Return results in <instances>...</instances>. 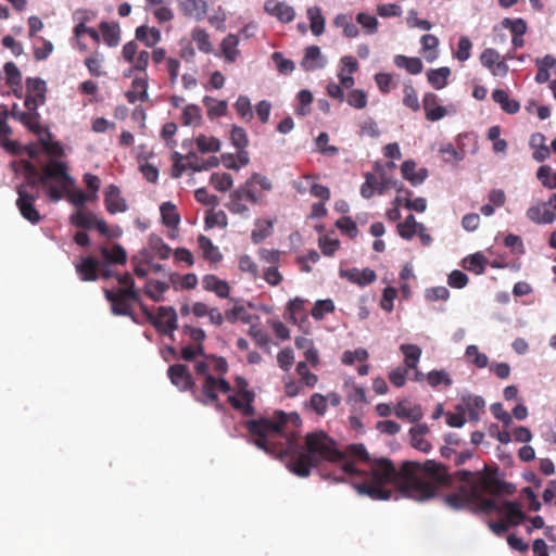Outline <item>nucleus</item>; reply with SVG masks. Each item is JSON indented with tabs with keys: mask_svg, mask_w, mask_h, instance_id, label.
Instances as JSON below:
<instances>
[{
	"mask_svg": "<svg viewBox=\"0 0 556 556\" xmlns=\"http://www.w3.org/2000/svg\"><path fill=\"white\" fill-rule=\"evenodd\" d=\"M254 393L248 389V382L242 377L235 380L233 392L228 394L230 405L245 416L254 413Z\"/></svg>",
	"mask_w": 556,
	"mask_h": 556,
	"instance_id": "0eeeda50",
	"label": "nucleus"
},
{
	"mask_svg": "<svg viewBox=\"0 0 556 556\" xmlns=\"http://www.w3.org/2000/svg\"><path fill=\"white\" fill-rule=\"evenodd\" d=\"M103 60L104 58L99 51H94L85 60V65L91 75L99 77L103 74L101 70Z\"/></svg>",
	"mask_w": 556,
	"mask_h": 556,
	"instance_id": "680f3d73",
	"label": "nucleus"
},
{
	"mask_svg": "<svg viewBox=\"0 0 556 556\" xmlns=\"http://www.w3.org/2000/svg\"><path fill=\"white\" fill-rule=\"evenodd\" d=\"M11 115L16 121L21 122L28 130L38 136V140L43 150L53 156L62 154V146L51 139V134L40 124V116L38 112H23L13 106Z\"/></svg>",
	"mask_w": 556,
	"mask_h": 556,
	"instance_id": "20e7f679",
	"label": "nucleus"
},
{
	"mask_svg": "<svg viewBox=\"0 0 556 556\" xmlns=\"http://www.w3.org/2000/svg\"><path fill=\"white\" fill-rule=\"evenodd\" d=\"M304 407L318 416H324L328 409L327 399L321 393H313Z\"/></svg>",
	"mask_w": 556,
	"mask_h": 556,
	"instance_id": "de8ad7c7",
	"label": "nucleus"
},
{
	"mask_svg": "<svg viewBox=\"0 0 556 556\" xmlns=\"http://www.w3.org/2000/svg\"><path fill=\"white\" fill-rule=\"evenodd\" d=\"M167 374L172 383L179 390L185 391L193 389L194 382L186 365H172L169 366Z\"/></svg>",
	"mask_w": 556,
	"mask_h": 556,
	"instance_id": "ddd939ff",
	"label": "nucleus"
},
{
	"mask_svg": "<svg viewBox=\"0 0 556 556\" xmlns=\"http://www.w3.org/2000/svg\"><path fill=\"white\" fill-rule=\"evenodd\" d=\"M198 243L205 258L212 262L220 261L222 254L219 253L218 249L213 244L210 238L205 236H199Z\"/></svg>",
	"mask_w": 556,
	"mask_h": 556,
	"instance_id": "09e8293b",
	"label": "nucleus"
},
{
	"mask_svg": "<svg viewBox=\"0 0 556 556\" xmlns=\"http://www.w3.org/2000/svg\"><path fill=\"white\" fill-rule=\"evenodd\" d=\"M333 309H334V303L332 300H330V299L318 300L312 309V316L316 320H320L324 318V316L326 314L333 312Z\"/></svg>",
	"mask_w": 556,
	"mask_h": 556,
	"instance_id": "0e129e2a",
	"label": "nucleus"
},
{
	"mask_svg": "<svg viewBox=\"0 0 556 556\" xmlns=\"http://www.w3.org/2000/svg\"><path fill=\"white\" fill-rule=\"evenodd\" d=\"M99 29L104 43L111 48L121 42V28L117 23L101 22Z\"/></svg>",
	"mask_w": 556,
	"mask_h": 556,
	"instance_id": "c85d7f7f",
	"label": "nucleus"
},
{
	"mask_svg": "<svg viewBox=\"0 0 556 556\" xmlns=\"http://www.w3.org/2000/svg\"><path fill=\"white\" fill-rule=\"evenodd\" d=\"M307 18L309 21V27L315 36H320L325 30V17L321 14V10L318 7H312L307 9Z\"/></svg>",
	"mask_w": 556,
	"mask_h": 556,
	"instance_id": "4c0bfd02",
	"label": "nucleus"
},
{
	"mask_svg": "<svg viewBox=\"0 0 556 556\" xmlns=\"http://www.w3.org/2000/svg\"><path fill=\"white\" fill-rule=\"evenodd\" d=\"M79 278L84 281H94L98 278L99 262L93 257H83L79 263L75 265Z\"/></svg>",
	"mask_w": 556,
	"mask_h": 556,
	"instance_id": "4be33fe9",
	"label": "nucleus"
},
{
	"mask_svg": "<svg viewBox=\"0 0 556 556\" xmlns=\"http://www.w3.org/2000/svg\"><path fill=\"white\" fill-rule=\"evenodd\" d=\"M333 24L342 28L343 35L348 38H355L359 34L358 27L348 14H338L333 20Z\"/></svg>",
	"mask_w": 556,
	"mask_h": 556,
	"instance_id": "ea45409f",
	"label": "nucleus"
},
{
	"mask_svg": "<svg viewBox=\"0 0 556 556\" xmlns=\"http://www.w3.org/2000/svg\"><path fill=\"white\" fill-rule=\"evenodd\" d=\"M349 105L357 110H362L367 105V94L361 89H354L346 97Z\"/></svg>",
	"mask_w": 556,
	"mask_h": 556,
	"instance_id": "774afa93",
	"label": "nucleus"
},
{
	"mask_svg": "<svg viewBox=\"0 0 556 556\" xmlns=\"http://www.w3.org/2000/svg\"><path fill=\"white\" fill-rule=\"evenodd\" d=\"M126 97L130 103L143 102L148 100V79L146 76L137 77L132 80L130 90L127 91Z\"/></svg>",
	"mask_w": 556,
	"mask_h": 556,
	"instance_id": "c756f323",
	"label": "nucleus"
},
{
	"mask_svg": "<svg viewBox=\"0 0 556 556\" xmlns=\"http://www.w3.org/2000/svg\"><path fill=\"white\" fill-rule=\"evenodd\" d=\"M140 306L148 320L156 328L157 331L168 336L170 339H174V331L178 327L177 313L174 307L160 306L157 314H153L146 305L140 304Z\"/></svg>",
	"mask_w": 556,
	"mask_h": 556,
	"instance_id": "423d86ee",
	"label": "nucleus"
},
{
	"mask_svg": "<svg viewBox=\"0 0 556 556\" xmlns=\"http://www.w3.org/2000/svg\"><path fill=\"white\" fill-rule=\"evenodd\" d=\"M472 42L466 36H462L457 43V49L454 52V56L459 62H466L471 56Z\"/></svg>",
	"mask_w": 556,
	"mask_h": 556,
	"instance_id": "052dcab7",
	"label": "nucleus"
},
{
	"mask_svg": "<svg viewBox=\"0 0 556 556\" xmlns=\"http://www.w3.org/2000/svg\"><path fill=\"white\" fill-rule=\"evenodd\" d=\"M104 203L105 208L111 214L123 213L127 211V203L121 195V190L114 185H110L105 189Z\"/></svg>",
	"mask_w": 556,
	"mask_h": 556,
	"instance_id": "f3484780",
	"label": "nucleus"
},
{
	"mask_svg": "<svg viewBox=\"0 0 556 556\" xmlns=\"http://www.w3.org/2000/svg\"><path fill=\"white\" fill-rule=\"evenodd\" d=\"M450 75L451 70L446 66L435 70H429L427 72L428 81L437 90L443 89L447 85Z\"/></svg>",
	"mask_w": 556,
	"mask_h": 556,
	"instance_id": "72a5a7b5",
	"label": "nucleus"
},
{
	"mask_svg": "<svg viewBox=\"0 0 556 556\" xmlns=\"http://www.w3.org/2000/svg\"><path fill=\"white\" fill-rule=\"evenodd\" d=\"M195 144L201 153H214L220 150V141L213 136L199 135Z\"/></svg>",
	"mask_w": 556,
	"mask_h": 556,
	"instance_id": "a19ab883",
	"label": "nucleus"
},
{
	"mask_svg": "<svg viewBox=\"0 0 556 556\" xmlns=\"http://www.w3.org/2000/svg\"><path fill=\"white\" fill-rule=\"evenodd\" d=\"M239 37L235 34H228L220 42L222 55L225 61L228 63H233L237 61L240 55V51L238 49L239 46Z\"/></svg>",
	"mask_w": 556,
	"mask_h": 556,
	"instance_id": "a878e982",
	"label": "nucleus"
},
{
	"mask_svg": "<svg viewBox=\"0 0 556 556\" xmlns=\"http://www.w3.org/2000/svg\"><path fill=\"white\" fill-rule=\"evenodd\" d=\"M191 38L197 43L198 49L205 53L213 52V45L211 42V38L208 33L200 27H195L191 30Z\"/></svg>",
	"mask_w": 556,
	"mask_h": 556,
	"instance_id": "58836bf2",
	"label": "nucleus"
},
{
	"mask_svg": "<svg viewBox=\"0 0 556 556\" xmlns=\"http://www.w3.org/2000/svg\"><path fill=\"white\" fill-rule=\"evenodd\" d=\"M492 99L507 114H516L520 110V103L517 100L511 99L507 91L503 89L493 90Z\"/></svg>",
	"mask_w": 556,
	"mask_h": 556,
	"instance_id": "7c9ffc66",
	"label": "nucleus"
},
{
	"mask_svg": "<svg viewBox=\"0 0 556 556\" xmlns=\"http://www.w3.org/2000/svg\"><path fill=\"white\" fill-rule=\"evenodd\" d=\"M375 173L365 174V182L361 187V194L365 199H369L375 192L383 194L389 189H396L397 192L402 191V185L392 177L388 176L384 167L376 163L374 165Z\"/></svg>",
	"mask_w": 556,
	"mask_h": 556,
	"instance_id": "39448f33",
	"label": "nucleus"
},
{
	"mask_svg": "<svg viewBox=\"0 0 556 556\" xmlns=\"http://www.w3.org/2000/svg\"><path fill=\"white\" fill-rule=\"evenodd\" d=\"M547 206V202L530 206L526 213L527 217L536 224L548 225L554 223L556 214L548 210Z\"/></svg>",
	"mask_w": 556,
	"mask_h": 556,
	"instance_id": "412c9836",
	"label": "nucleus"
},
{
	"mask_svg": "<svg viewBox=\"0 0 556 556\" xmlns=\"http://www.w3.org/2000/svg\"><path fill=\"white\" fill-rule=\"evenodd\" d=\"M339 276L341 278H344V279L349 280L350 282L356 283L361 287L368 286L377 279L376 273L370 268H364V269H358L355 267L349 268V269L341 268L339 270Z\"/></svg>",
	"mask_w": 556,
	"mask_h": 556,
	"instance_id": "4468645a",
	"label": "nucleus"
},
{
	"mask_svg": "<svg viewBox=\"0 0 556 556\" xmlns=\"http://www.w3.org/2000/svg\"><path fill=\"white\" fill-rule=\"evenodd\" d=\"M273 231V223L265 219H260L255 223V227L252 230L251 238L254 243H258L268 236H270Z\"/></svg>",
	"mask_w": 556,
	"mask_h": 556,
	"instance_id": "864d4df0",
	"label": "nucleus"
},
{
	"mask_svg": "<svg viewBox=\"0 0 556 556\" xmlns=\"http://www.w3.org/2000/svg\"><path fill=\"white\" fill-rule=\"evenodd\" d=\"M116 278H117L119 285L123 286V288L119 289L118 291L124 292L132 301L139 302L140 296H139L138 291L134 287V280H132L131 275L128 273L123 274V275L116 274Z\"/></svg>",
	"mask_w": 556,
	"mask_h": 556,
	"instance_id": "603ef678",
	"label": "nucleus"
},
{
	"mask_svg": "<svg viewBox=\"0 0 556 556\" xmlns=\"http://www.w3.org/2000/svg\"><path fill=\"white\" fill-rule=\"evenodd\" d=\"M264 11L276 17L281 23H291L295 17V11L290 4L278 0H266Z\"/></svg>",
	"mask_w": 556,
	"mask_h": 556,
	"instance_id": "f8f14e48",
	"label": "nucleus"
},
{
	"mask_svg": "<svg viewBox=\"0 0 556 556\" xmlns=\"http://www.w3.org/2000/svg\"><path fill=\"white\" fill-rule=\"evenodd\" d=\"M346 400L352 404H359L366 402V391L363 387L355 383H345Z\"/></svg>",
	"mask_w": 556,
	"mask_h": 556,
	"instance_id": "bf43d9fd",
	"label": "nucleus"
},
{
	"mask_svg": "<svg viewBox=\"0 0 556 556\" xmlns=\"http://www.w3.org/2000/svg\"><path fill=\"white\" fill-rule=\"evenodd\" d=\"M421 52L427 62H433L439 56V39L434 35H424L420 39Z\"/></svg>",
	"mask_w": 556,
	"mask_h": 556,
	"instance_id": "2f4dec72",
	"label": "nucleus"
},
{
	"mask_svg": "<svg viewBox=\"0 0 556 556\" xmlns=\"http://www.w3.org/2000/svg\"><path fill=\"white\" fill-rule=\"evenodd\" d=\"M187 159L189 160L188 167L193 172L208 170L219 165V159L216 156H211L205 161L199 162L195 154L190 153L187 155Z\"/></svg>",
	"mask_w": 556,
	"mask_h": 556,
	"instance_id": "8fccbe9b",
	"label": "nucleus"
},
{
	"mask_svg": "<svg viewBox=\"0 0 556 556\" xmlns=\"http://www.w3.org/2000/svg\"><path fill=\"white\" fill-rule=\"evenodd\" d=\"M396 228L400 237L405 240H412L417 235L424 247H429L432 243V237L427 233L426 226L418 223L413 214L399 223Z\"/></svg>",
	"mask_w": 556,
	"mask_h": 556,
	"instance_id": "1a4fd4ad",
	"label": "nucleus"
},
{
	"mask_svg": "<svg viewBox=\"0 0 556 556\" xmlns=\"http://www.w3.org/2000/svg\"><path fill=\"white\" fill-rule=\"evenodd\" d=\"M400 351L404 355V363L408 369H416L421 356V349L416 344H402Z\"/></svg>",
	"mask_w": 556,
	"mask_h": 556,
	"instance_id": "f704fd0d",
	"label": "nucleus"
},
{
	"mask_svg": "<svg viewBox=\"0 0 556 556\" xmlns=\"http://www.w3.org/2000/svg\"><path fill=\"white\" fill-rule=\"evenodd\" d=\"M428 383L435 388L440 384H444L450 387L452 384V379L450 375L445 370H431L427 375Z\"/></svg>",
	"mask_w": 556,
	"mask_h": 556,
	"instance_id": "69168bd1",
	"label": "nucleus"
},
{
	"mask_svg": "<svg viewBox=\"0 0 556 556\" xmlns=\"http://www.w3.org/2000/svg\"><path fill=\"white\" fill-rule=\"evenodd\" d=\"M27 94L35 96L40 100H46L47 85L40 78H27L26 80Z\"/></svg>",
	"mask_w": 556,
	"mask_h": 556,
	"instance_id": "4d7b16f0",
	"label": "nucleus"
},
{
	"mask_svg": "<svg viewBox=\"0 0 556 556\" xmlns=\"http://www.w3.org/2000/svg\"><path fill=\"white\" fill-rule=\"evenodd\" d=\"M168 285L159 280H149L144 286L146 294L153 301H163V295L167 291Z\"/></svg>",
	"mask_w": 556,
	"mask_h": 556,
	"instance_id": "c03bdc74",
	"label": "nucleus"
},
{
	"mask_svg": "<svg viewBox=\"0 0 556 556\" xmlns=\"http://www.w3.org/2000/svg\"><path fill=\"white\" fill-rule=\"evenodd\" d=\"M327 59L323 55L320 48L317 46H309L305 49L304 58L301 62V66L304 71L313 72L321 70L326 66Z\"/></svg>",
	"mask_w": 556,
	"mask_h": 556,
	"instance_id": "dca6fc26",
	"label": "nucleus"
},
{
	"mask_svg": "<svg viewBox=\"0 0 556 556\" xmlns=\"http://www.w3.org/2000/svg\"><path fill=\"white\" fill-rule=\"evenodd\" d=\"M28 181L31 184V189L35 190H39L38 186L41 185L46 194L50 198L51 201L54 202L61 200L74 185V181H63L58 179Z\"/></svg>",
	"mask_w": 556,
	"mask_h": 556,
	"instance_id": "9d476101",
	"label": "nucleus"
},
{
	"mask_svg": "<svg viewBox=\"0 0 556 556\" xmlns=\"http://www.w3.org/2000/svg\"><path fill=\"white\" fill-rule=\"evenodd\" d=\"M210 182L216 190L226 192L232 187L233 179L231 175L227 173H213L211 175Z\"/></svg>",
	"mask_w": 556,
	"mask_h": 556,
	"instance_id": "5fc2aeb1",
	"label": "nucleus"
},
{
	"mask_svg": "<svg viewBox=\"0 0 556 556\" xmlns=\"http://www.w3.org/2000/svg\"><path fill=\"white\" fill-rule=\"evenodd\" d=\"M239 269L242 271V273H245L248 275H250V277L252 279H256L258 278V267L256 265V263L252 260L251 256L249 255H241L239 257Z\"/></svg>",
	"mask_w": 556,
	"mask_h": 556,
	"instance_id": "338daca9",
	"label": "nucleus"
},
{
	"mask_svg": "<svg viewBox=\"0 0 556 556\" xmlns=\"http://www.w3.org/2000/svg\"><path fill=\"white\" fill-rule=\"evenodd\" d=\"M161 215L163 223L169 227H176L179 224V215L176 212V207L170 202H165L161 205Z\"/></svg>",
	"mask_w": 556,
	"mask_h": 556,
	"instance_id": "6e6d98bb",
	"label": "nucleus"
},
{
	"mask_svg": "<svg viewBox=\"0 0 556 556\" xmlns=\"http://www.w3.org/2000/svg\"><path fill=\"white\" fill-rule=\"evenodd\" d=\"M422 104L426 117L431 122L439 121L447 114L446 108L438 104V97L434 93H426L422 99Z\"/></svg>",
	"mask_w": 556,
	"mask_h": 556,
	"instance_id": "aec40b11",
	"label": "nucleus"
},
{
	"mask_svg": "<svg viewBox=\"0 0 556 556\" xmlns=\"http://www.w3.org/2000/svg\"><path fill=\"white\" fill-rule=\"evenodd\" d=\"M456 492L446 495L444 503L453 509L467 508L486 514L495 513L500 521H490L489 528L496 535H502L510 527L520 525L526 515L516 502L503 500L495 495L494 483L480 472L460 471Z\"/></svg>",
	"mask_w": 556,
	"mask_h": 556,
	"instance_id": "f03ea898",
	"label": "nucleus"
},
{
	"mask_svg": "<svg viewBox=\"0 0 556 556\" xmlns=\"http://www.w3.org/2000/svg\"><path fill=\"white\" fill-rule=\"evenodd\" d=\"M231 194L250 203H256L258 201V198L249 179L238 189H236Z\"/></svg>",
	"mask_w": 556,
	"mask_h": 556,
	"instance_id": "e2e57ef3",
	"label": "nucleus"
},
{
	"mask_svg": "<svg viewBox=\"0 0 556 556\" xmlns=\"http://www.w3.org/2000/svg\"><path fill=\"white\" fill-rule=\"evenodd\" d=\"M106 300L111 303L114 315H130L131 308L128 303L130 300L124 292L105 290Z\"/></svg>",
	"mask_w": 556,
	"mask_h": 556,
	"instance_id": "6ab92c4d",
	"label": "nucleus"
},
{
	"mask_svg": "<svg viewBox=\"0 0 556 556\" xmlns=\"http://www.w3.org/2000/svg\"><path fill=\"white\" fill-rule=\"evenodd\" d=\"M395 415L401 419H407L410 422H416L422 418L421 407L417 404H412L409 401H401L394 408Z\"/></svg>",
	"mask_w": 556,
	"mask_h": 556,
	"instance_id": "5701e85b",
	"label": "nucleus"
},
{
	"mask_svg": "<svg viewBox=\"0 0 556 556\" xmlns=\"http://www.w3.org/2000/svg\"><path fill=\"white\" fill-rule=\"evenodd\" d=\"M228 369L227 362L222 357H207L194 364L197 382L200 391L193 390L197 401L205 404H216L219 393L228 394L230 384L222 377Z\"/></svg>",
	"mask_w": 556,
	"mask_h": 556,
	"instance_id": "7ed1b4c3",
	"label": "nucleus"
},
{
	"mask_svg": "<svg viewBox=\"0 0 556 556\" xmlns=\"http://www.w3.org/2000/svg\"><path fill=\"white\" fill-rule=\"evenodd\" d=\"M301 426L298 413L282 410L245 422L258 448L277 457L291 456L289 468L294 475L307 477L311 468L324 460L339 463L340 470L353 478L356 492L372 501L390 500L395 489L404 497L425 502L453 484L446 468L434 460L405 462L396 469L388 459L370 460L363 444H352L348 455L343 454L323 431L308 433L305 446H302L299 441Z\"/></svg>",
	"mask_w": 556,
	"mask_h": 556,
	"instance_id": "f257e3e1",
	"label": "nucleus"
},
{
	"mask_svg": "<svg viewBox=\"0 0 556 556\" xmlns=\"http://www.w3.org/2000/svg\"><path fill=\"white\" fill-rule=\"evenodd\" d=\"M465 356L477 368H485L489 364V357L481 353L477 345L470 344L466 348Z\"/></svg>",
	"mask_w": 556,
	"mask_h": 556,
	"instance_id": "3c124183",
	"label": "nucleus"
},
{
	"mask_svg": "<svg viewBox=\"0 0 556 556\" xmlns=\"http://www.w3.org/2000/svg\"><path fill=\"white\" fill-rule=\"evenodd\" d=\"M97 216L90 212L84 210H77L72 216L71 222L74 226L83 229H92L96 223Z\"/></svg>",
	"mask_w": 556,
	"mask_h": 556,
	"instance_id": "79ce46f5",
	"label": "nucleus"
},
{
	"mask_svg": "<svg viewBox=\"0 0 556 556\" xmlns=\"http://www.w3.org/2000/svg\"><path fill=\"white\" fill-rule=\"evenodd\" d=\"M401 174L410 185L419 186L428 177V169L425 167L417 168L414 160H406L401 165Z\"/></svg>",
	"mask_w": 556,
	"mask_h": 556,
	"instance_id": "a211bd4d",
	"label": "nucleus"
},
{
	"mask_svg": "<svg viewBox=\"0 0 556 556\" xmlns=\"http://www.w3.org/2000/svg\"><path fill=\"white\" fill-rule=\"evenodd\" d=\"M394 64L405 68L409 74L417 75L422 72L424 65L419 58H408L402 54L394 56Z\"/></svg>",
	"mask_w": 556,
	"mask_h": 556,
	"instance_id": "c9c22d12",
	"label": "nucleus"
},
{
	"mask_svg": "<svg viewBox=\"0 0 556 556\" xmlns=\"http://www.w3.org/2000/svg\"><path fill=\"white\" fill-rule=\"evenodd\" d=\"M63 180L74 181L66 173V167L61 162H51L48 164L41 174L37 173L35 168H31L28 180Z\"/></svg>",
	"mask_w": 556,
	"mask_h": 556,
	"instance_id": "9b49d317",
	"label": "nucleus"
},
{
	"mask_svg": "<svg viewBox=\"0 0 556 556\" xmlns=\"http://www.w3.org/2000/svg\"><path fill=\"white\" fill-rule=\"evenodd\" d=\"M202 286L206 291L214 292L217 296L226 299L229 295V285L215 275H205L202 279Z\"/></svg>",
	"mask_w": 556,
	"mask_h": 556,
	"instance_id": "cd10ccee",
	"label": "nucleus"
},
{
	"mask_svg": "<svg viewBox=\"0 0 556 556\" xmlns=\"http://www.w3.org/2000/svg\"><path fill=\"white\" fill-rule=\"evenodd\" d=\"M180 8L185 15L202 21L207 12V3L205 0H181Z\"/></svg>",
	"mask_w": 556,
	"mask_h": 556,
	"instance_id": "393cba45",
	"label": "nucleus"
},
{
	"mask_svg": "<svg viewBox=\"0 0 556 556\" xmlns=\"http://www.w3.org/2000/svg\"><path fill=\"white\" fill-rule=\"evenodd\" d=\"M485 265L486 260L481 253H475L463 260V267L477 275H481L484 271Z\"/></svg>",
	"mask_w": 556,
	"mask_h": 556,
	"instance_id": "37998d69",
	"label": "nucleus"
},
{
	"mask_svg": "<svg viewBox=\"0 0 556 556\" xmlns=\"http://www.w3.org/2000/svg\"><path fill=\"white\" fill-rule=\"evenodd\" d=\"M358 70V63L355 58L351 55H344L340 60V71L338 74L339 80L341 85L345 89H351L355 80L353 78V73H355Z\"/></svg>",
	"mask_w": 556,
	"mask_h": 556,
	"instance_id": "2eb2a0df",
	"label": "nucleus"
},
{
	"mask_svg": "<svg viewBox=\"0 0 556 556\" xmlns=\"http://www.w3.org/2000/svg\"><path fill=\"white\" fill-rule=\"evenodd\" d=\"M305 300L295 298L288 303V319L295 325L303 327V323L307 321V314L304 308Z\"/></svg>",
	"mask_w": 556,
	"mask_h": 556,
	"instance_id": "bb28decb",
	"label": "nucleus"
},
{
	"mask_svg": "<svg viewBox=\"0 0 556 556\" xmlns=\"http://www.w3.org/2000/svg\"><path fill=\"white\" fill-rule=\"evenodd\" d=\"M299 381L307 388H314L318 382V377L308 369L306 362H299L295 368Z\"/></svg>",
	"mask_w": 556,
	"mask_h": 556,
	"instance_id": "49530a36",
	"label": "nucleus"
},
{
	"mask_svg": "<svg viewBox=\"0 0 556 556\" xmlns=\"http://www.w3.org/2000/svg\"><path fill=\"white\" fill-rule=\"evenodd\" d=\"M100 252H101L102 257L108 263H113V264H125L126 263L127 253H126L125 249L119 244L113 245L112 249L102 247L100 249Z\"/></svg>",
	"mask_w": 556,
	"mask_h": 556,
	"instance_id": "e433bc0d",
	"label": "nucleus"
},
{
	"mask_svg": "<svg viewBox=\"0 0 556 556\" xmlns=\"http://www.w3.org/2000/svg\"><path fill=\"white\" fill-rule=\"evenodd\" d=\"M182 124L186 126H200L202 124V113L197 104H188L182 111Z\"/></svg>",
	"mask_w": 556,
	"mask_h": 556,
	"instance_id": "a18cd8bd",
	"label": "nucleus"
},
{
	"mask_svg": "<svg viewBox=\"0 0 556 556\" xmlns=\"http://www.w3.org/2000/svg\"><path fill=\"white\" fill-rule=\"evenodd\" d=\"M136 40L142 42L147 48H154L162 39L160 29L141 25L135 30Z\"/></svg>",
	"mask_w": 556,
	"mask_h": 556,
	"instance_id": "b1692460",
	"label": "nucleus"
},
{
	"mask_svg": "<svg viewBox=\"0 0 556 556\" xmlns=\"http://www.w3.org/2000/svg\"><path fill=\"white\" fill-rule=\"evenodd\" d=\"M356 22L363 27L367 35H374L378 31L379 22L374 15L359 12L356 15Z\"/></svg>",
	"mask_w": 556,
	"mask_h": 556,
	"instance_id": "13d9d810",
	"label": "nucleus"
},
{
	"mask_svg": "<svg viewBox=\"0 0 556 556\" xmlns=\"http://www.w3.org/2000/svg\"><path fill=\"white\" fill-rule=\"evenodd\" d=\"M17 194L16 205L22 216L34 225L38 224L41 216L35 208L34 203L39 197V190L31 189V184L27 181L26 185L17 188Z\"/></svg>",
	"mask_w": 556,
	"mask_h": 556,
	"instance_id": "6e6552de",
	"label": "nucleus"
},
{
	"mask_svg": "<svg viewBox=\"0 0 556 556\" xmlns=\"http://www.w3.org/2000/svg\"><path fill=\"white\" fill-rule=\"evenodd\" d=\"M202 102L207 109V116L211 119L224 116L227 113L228 103L225 100H216L212 97L205 96Z\"/></svg>",
	"mask_w": 556,
	"mask_h": 556,
	"instance_id": "473e14b6",
	"label": "nucleus"
}]
</instances>
